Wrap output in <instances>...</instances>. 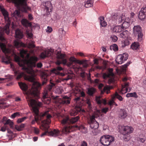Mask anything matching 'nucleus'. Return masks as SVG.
I'll use <instances>...</instances> for the list:
<instances>
[{
	"label": "nucleus",
	"instance_id": "obj_22",
	"mask_svg": "<svg viewBox=\"0 0 146 146\" xmlns=\"http://www.w3.org/2000/svg\"><path fill=\"white\" fill-rule=\"evenodd\" d=\"M48 132L46 133V134L48 133L49 135H52L53 136H57L59 134L60 132L58 130L54 129L53 131H48ZM46 134L45 135H46Z\"/></svg>",
	"mask_w": 146,
	"mask_h": 146
},
{
	"label": "nucleus",
	"instance_id": "obj_59",
	"mask_svg": "<svg viewBox=\"0 0 146 146\" xmlns=\"http://www.w3.org/2000/svg\"><path fill=\"white\" fill-rule=\"evenodd\" d=\"M52 31V28L49 26L47 27V29H46V31L47 32L49 33H51Z\"/></svg>",
	"mask_w": 146,
	"mask_h": 146
},
{
	"label": "nucleus",
	"instance_id": "obj_21",
	"mask_svg": "<svg viewBox=\"0 0 146 146\" xmlns=\"http://www.w3.org/2000/svg\"><path fill=\"white\" fill-rule=\"evenodd\" d=\"M119 117L121 119L125 118L127 115L126 111L124 109H120L119 111Z\"/></svg>",
	"mask_w": 146,
	"mask_h": 146
},
{
	"label": "nucleus",
	"instance_id": "obj_46",
	"mask_svg": "<svg viewBox=\"0 0 146 146\" xmlns=\"http://www.w3.org/2000/svg\"><path fill=\"white\" fill-rule=\"evenodd\" d=\"M13 16L15 17H19L20 16V12L19 10H16L14 11L13 14Z\"/></svg>",
	"mask_w": 146,
	"mask_h": 146
},
{
	"label": "nucleus",
	"instance_id": "obj_57",
	"mask_svg": "<svg viewBox=\"0 0 146 146\" xmlns=\"http://www.w3.org/2000/svg\"><path fill=\"white\" fill-rule=\"evenodd\" d=\"M76 59V58L74 57L71 56L69 58V60L70 61L72 62V63H73L74 62H75Z\"/></svg>",
	"mask_w": 146,
	"mask_h": 146
},
{
	"label": "nucleus",
	"instance_id": "obj_63",
	"mask_svg": "<svg viewBox=\"0 0 146 146\" xmlns=\"http://www.w3.org/2000/svg\"><path fill=\"white\" fill-rule=\"evenodd\" d=\"M73 64V63L70 61L69 62H67V61L66 64H65V65H67L68 67H70ZM64 65H65V64Z\"/></svg>",
	"mask_w": 146,
	"mask_h": 146
},
{
	"label": "nucleus",
	"instance_id": "obj_28",
	"mask_svg": "<svg viewBox=\"0 0 146 146\" xmlns=\"http://www.w3.org/2000/svg\"><path fill=\"white\" fill-rule=\"evenodd\" d=\"M2 60V62L6 64H8L11 63L10 57L7 55H6L5 57H3Z\"/></svg>",
	"mask_w": 146,
	"mask_h": 146
},
{
	"label": "nucleus",
	"instance_id": "obj_11",
	"mask_svg": "<svg viewBox=\"0 0 146 146\" xmlns=\"http://www.w3.org/2000/svg\"><path fill=\"white\" fill-rule=\"evenodd\" d=\"M95 116H92L88 121V123L90 125L91 128L95 130H96L99 127V124L95 119Z\"/></svg>",
	"mask_w": 146,
	"mask_h": 146
},
{
	"label": "nucleus",
	"instance_id": "obj_42",
	"mask_svg": "<svg viewBox=\"0 0 146 146\" xmlns=\"http://www.w3.org/2000/svg\"><path fill=\"white\" fill-rule=\"evenodd\" d=\"M130 42L128 40H125L122 43L121 46L122 47H124L126 46L129 44Z\"/></svg>",
	"mask_w": 146,
	"mask_h": 146
},
{
	"label": "nucleus",
	"instance_id": "obj_33",
	"mask_svg": "<svg viewBox=\"0 0 146 146\" xmlns=\"http://www.w3.org/2000/svg\"><path fill=\"white\" fill-rule=\"evenodd\" d=\"M139 43L134 42L131 46V48L133 50H136L139 48Z\"/></svg>",
	"mask_w": 146,
	"mask_h": 146
},
{
	"label": "nucleus",
	"instance_id": "obj_3",
	"mask_svg": "<svg viewBox=\"0 0 146 146\" xmlns=\"http://www.w3.org/2000/svg\"><path fill=\"white\" fill-rule=\"evenodd\" d=\"M15 59L19 66L22 67V69L25 70H28L29 67H35L36 63L38 61L37 58L35 56H32L28 59L22 60L19 57H15Z\"/></svg>",
	"mask_w": 146,
	"mask_h": 146
},
{
	"label": "nucleus",
	"instance_id": "obj_8",
	"mask_svg": "<svg viewBox=\"0 0 146 146\" xmlns=\"http://www.w3.org/2000/svg\"><path fill=\"white\" fill-rule=\"evenodd\" d=\"M114 141V137L109 135H103L100 139V141L102 145L106 146L110 145Z\"/></svg>",
	"mask_w": 146,
	"mask_h": 146
},
{
	"label": "nucleus",
	"instance_id": "obj_47",
	"mask_svg": "<svg viewBox=\"0 0 146 146\" xmlns=\"http://www.w3.org/2000/svg\"><path fill=\"white\" fill-rule=\"evenodd\" d=\"M128 31L127 30H125L120 34V36L121 38H123L126 36Z\"/></svg>",
	"mask_w": 146,
	"mask_h": 146
},
{
	"label": "nucleus",
	"instance_id": "obj_41",
	"mask_svg": "<svg viewBox=\"0 0 146 146\" xmlns=\"http://www.w3.org/2000/svg\"><path fill=\"white\" fill-rule=\"evenodd\" d=\"M8 124L10 126V127L11 128H12L13 127V122L11 121V120L10 119H8L7 120L6 122L4 123V125H6Z\"/></svg>",
	"mask_w": 146,
	"mask_h": 146
},
{
	"label": "nucleus",
	"instance_id": "obj_18",
	"mask_svg": "<svg viewBox=\"0 0 146 146\" xmlns=\"http://www.w3.org/2000/svg\"><path fill=\"white\" fill-rule=\"evenodd\" d=\"M70 98L67 96H64L62 99H60L58 100V102L60 105L64 104H68L70 103Z\"/></svg>",
	"mask_w": 146,
	"mask_h": 146
},
{
	"label": "nucleus",
	"instance_id": "obj_34",
	"mask_svg": "<svg viewBox=\"0 0 146 146\" xmlns=\"http://www.w3.org/2000/svg\"><path fill=\"white\" fill-rule=\"evenodd\" d=\"M93 5L92 1L91 0H88L85 2V6L86 8H89L92 7Z\"/></svg>",
	"mask_w": 146,
	"mask_h": 146
},
{
	"label": "nucleus",
	"instance_id": "obj_45",
	"mask_svg": "<svg viewBox=\"0 0 146 146\" xmlns=\"http://www.w3.org/2000/svg\"><path fill=\"white\" fill-rule=\"evenodd\" d=\"M27 118V117H25L21 118H19L17 119V122L18 123H21L24 121Z\"/></svg>",
	"mask_w": 146,
	"mask_h": 146
},
{
	"label": "nucleus",
	"instance_id": "obj_17",
	"mask_svg": "<svg viewBox=\"0 0 146 146\" xmlns=\"http://www.w3.org/2000/svg\"><path fill=\"white\" fill-rule=\"evenodd\" d=\"M63 68L60 66L56 67L51 70L52 73H54L55 74L60 76H64V74L62 73H61L60 71L63 70Z\"/></svg>",
	"mask_w": 146,
	"mask_h": 146
},
{
	"label": "nucleus",
	"instance_id": "obj_54",
	"mask_svg": "<svg viewBox=\"0 0 146 146\" xmlns=\"http://www.w3.org/2000/svg\"><path fill=\"white\" fill-rule=\"evenodd\" d=\"M110 74H107L106 73H104L103 74L102 77L104 79H105L109 77Z\"/></svg>",
	"mask_w": 146,
	"mask_h": 146
},
{
	"label": "nucleus",
	"instance_id": "obj_24",
	"mask_svg": "<svg viewBox=\"0 0 146 146\" xmlns=\"http://www.w3.org/2000/svg\"><path fill=\"white\" fill-rule=\"evenodd\" d=\"M14 45L17 48H19L21 47H24L25 46L24 44L18 40H15L14 41Z\"/></svg>",
	"mask_w": 146,
	"mask_h": 146
},
{
	"label": "nucleus",
	"instance_id": "obj_56",
	"mask_svg": "<svg viewBox=\"0 0 146 146\" xmlns=\"http://www.w3.org/2000/svg\"><path fill=\"white\" fill-rule=\"evenodd\" d=\"M75 60V62L77 63L80 64H82L84 63V61L83 60H77L76 59Z\"/></svg>",
	"mask_w": 146,
	"mask_h": 146
},
{
	"label": "nucleus",
	"instance_id": "obj_23",
	"mask_svg": "<svg viewBox=\"0 0 146 146\" xmlns=\"http://www.w3.org/2000/svg\"><path fill=\"white\" fill-rule=\"evenodd\" d=\"M0 47L3 52L5 54L9 53V50L6 48V45L4 43L0 42Z\"/></svg>",
	"mask_w": 146,
	"mask_h": 146
},
{
	"label": "nucleus",
	"instance_id": "obj_14",
	"mask_svg": "<svg viewBox=\"0 0 146 146\" xmlns=\"http://www.w3.org/2000/svg\"><path fill=\"white\" fill-rule=\"evenodd\" d=\"M79 112L85 113V111L84 109H82V108L81 106H77L75 108L71 110L70 114L71 116H75Z\"/></svg>",
	"mask_w": 146,
	"mask_h": 146
},
{
	"label": "nucleus",
	"instance_id": "obj_6",
	"mask_svg": "<svg viewBox=\"0 0 146 146\" xmlns=\"http://www.w3.org/2000/svg\"><path fill=\"white\" fill-rule=\"evenodd\" d=\"M55 84L54 83L50 82V84L49 85L47 88V89H45L43 93L42 101L44 102V103L47 104H49L50 102L51 99H53L54 100H56V102H57V100L58 96L52 95L51 94L50 96L49 94H51V90L53 86H54Z\"/></svg>",
	"mask_w": 146,
	"mask_h": 146
},
{
	"label": "nucleus",
	"instance_id": "obj_19",
	"mask_svg": "<svg viewBox=\"0 0 146 146\" xmlns=\"http://www.w3.org/2000/svg\"><path fill=\"white\" fill-rule=\"evenodd\" d=\"M53 52L54 50H45L41 53V57L44 58L47 56H51L53 54Z\"/></svg>",
	"mask_w": 146,
	"mask_h": 146
},
{
	"label": "nucleus",
	"instance_id": "obj_52",
	"mask_svg": "<svg viewBox=\"0 0 146 146\" xmlns=\"http://www.w3.org/2000/svg\"><path fill=\"white\" fill-rule=\"evenodd\" d=\"M26 32L28 38H32L33 37V35L31 33V31L29 32L28 30Z\"/></svg>",
	"mask_w": 146,
	"mask_h": 146
},
{
	"label": "nucleus",
	"instance_id": "obj_31",
	"mask_svg": "<svg viewBox=\"0 0 146 146\" xmlns=\"http://www.w3.org/2000/svg\"><path fill=\"white\" fill-rule=\"evenodd\" d=\"M113 31L115 32H120L123 31V29L121 26H117L113 28Z\"/></svg>",
	"mask_w": 146,
	"mask_h": 146
},
{
	"label": "nucleus",
	"instance_id": "obj_26",
	"mask_svg": "<svg viewBox=\"0 0 146 146\" xmlns=\"http://www.w3.org/2000/svg\"><path fill=\"white\" fill-rule=\"evenodd\" d=\"M18 84L20 88L22 90L25 91L28 90V87L26 84L21 82H19Z\"/></svg>",
	"mask_w": 146,
	"mask_h": 146
},
{
	"label": "nucleus",
	"instance_id": "obj_61",
	"mask_svg": "<svg viewBox=\"0 0 146 146\" xmlns=\"http://www.w3.org/2000/svg\"><path fill=\"white\" fill-rule=\"evenodd\" d=\"M87 104L88 105V107L89 109H91L92 108L91 107V104L90 102V101L88 100L86 102Z\"/></svg>",
	"mask_w": 146,
	"mask_h": 146
},
{
	"label": "nucleus",
	"instance_id": "obj_48",
	"mask_svg": "<svg viewBox=\"0 0 146 146\" xmlns=\"http://www.w3.org/2000/svg\"><path fill=\"white\" fill-rule=\"evenodd\" d=\"M146 140V137L145 136H143V137H139L138 139V141L142 143L144 142Z\"/></svg>",
	"mask_w": 146,
	"mask_h": 146
},
{
	"label": "nucleus",
	"instance_id": "obj_36",
	"mask_svg": "<svg viewBox=\"0 0 146 146\" xmlns=\"http://www.w3.org/2000/svg\"><path fill=\"white\" fill-rule=\"evenodd\" d=\"M126 97L127 98L133 97L135 98L138 97V96L135 92L133 93H128L126 95Z\"/></svg>",
	"mask_w": 146,
	"mask_h": 146
},
{
	"label": "nucleus",
	"instance_id": "obj_4",
	"mask_svg": "<svg viewBox=\"0 0 146 146\" xmlns=\"http://www.w3.org/2000/svg\"><path fill=\"white\" fill-rule=\"evenodd\" d=\"M1 11L4 16L5 20L7 22L5 26L3 28L0 29V40L2 41L5 40L4 37L5 33L8 35L9 33V27L11 21L9 17V15L7 11L5 10L4 8H2L0 7Z\"/></svg>",
	"mask_w": 146,
	"mask_h": 146
},
{
	"label": "nucleus",
	"instance_id": "obj_20",
	"mask_svg": "<svg viewBox=\"0 0 146 146\" xmlns=\"http://www.w3.org/2000/svg\"><path fill=\"white\" fill-rule=\"evenodd\" d=\"M95 100L97 104L99 105H101L102 104L104 105L106 104V100L102 98L100 96H96Z\"/></svg>",
	"mask_w": 146,
	"mask_h": 146
},
{
	"label": "nucleus",
	"instance_id": "obj_1",
	"mask_svg": "<svg viewBox=\"0 0 146 146\" xmlns=\"http://www.w3.org/2000/svg\"><path fill=\"white\" fill-rule=\"evenodd\" d=\"M29 98L27 99V101L30 107L32 108L35 115V120H33L31 122L32 124H34L35 121L38 120H42V124L40 128L42 130L45 131L41 135L42 137L46 134L48 131V129L49 127L48 125L51 122L50 119L52 117L51 115L49 114V112L47 111L43 113L39 114V108L42 106V104L40 102H38L35 100L33 99L31 97L29 96Z\"/></svg>",
	"mask_w": 146,
	"mask_h": 146
},
{
	"label": "nucleus",
	"instance_id": "obj_37",
	"mask_svg": "<svg viewBox=\"0 0 146 146\" xmlns=\"http://www.w3.org/2000/svg\"><path fill=\"white\" fill-rule=\"evenodd\" d=\"M129 22L125 21L123 23L121 27L123 29V30H124L129 27Z\"/></svg>",
	"mask_w": 146,
	"mask_h": 146
},
{
	"label": "nucleus",
	"instance_id": "obj_13",
	"mask_svg": "<svg viewBox=\"0 0 146 146\" xmlns=\"http://www.w3.org/2000/svg\"><path fill=\"white\" fill-rule=\"evenodd\" d=\"M128 55L126 53L118 55L115 59V61L118 64H121L128 58Z\"/></svg>",
	"mask_w": 146,
	"mask_h": 146
},
{
	"label": "nucleus",
	"instance_id": "obj_58",
	"mask_svg": "<svg viewBox=\"0 0 146 146\" xmlns=\"http://www.w3.org/2000/svg\"><path fill=\"white\" fill-rule=\"evenodd\" d=\"M81 146H87V143L86 141H82L81 143Z\"/></svg>",
	"mask_w": 146,
	"mask_h": 146
},
{
	"label": "nucleus",
	"instance_id": "obj_40",
	"mask_svg": "<svg viewBox=\"0 0 146 146\" xmlns=\"http://www.w3.org/2000/svg\"><path fill=\"white\" fill-rule=\"evenodd\" d=\"M49 4V6H45V9L46 10V12H50L52 11V7L51 5V4L50 2L48 3Z\"/></svg>",
	"mask_w": 146,
	"mask_h": 146
},
{
	"label": "nucleus",
	"instance_id": "obj_16",
	"mask_svg": "<svg viewBox=\"0 0 146 146\" xmlns=\"http://www.w3.org/2000/svg\"><path fill=\"white\" fill-rule=\"evenodd\" d=\"M138 17L141 20L146 18V6L143 7L141 9L139 13Z\"/></svg>",
	"mask_w": 146,
	"mask_h": 146
},
{
	"label": "nucleus",
	"instance_id": "obj_50",
	"mask_svg": "<svg viewBox=\"0 0 146 146\" xmlns=\"http://www.w3.org/2000/svg\"><path fill=\"white\" fill-rule=\"evenodd\" d=\"M63 91L62 88L61 87L57 88L56 89V92L58 94L62 93Z\"/></svg>",
	"mask_w": 146,
	"mask_h": 146
},
{
	"label": "nucleus",
	"instance_id": "obj_5",
	"mask_svg": "<svg viewBox=\"0 0 146 146\" xmlns=\"http://www.w3.org/2000/svg\"><path fill=\"white\" fill-rule=\"evenodd\" d=\"M79 119L78 116L72 117L70 119L68 117H66L63 119L61 121V124L64 126L62 128V132L63 134H67L72 131V127L69 125L70 123L73 124L78 120Z\"/></svg>",
	"mask_w": 146,
	"mask_h": 146
},
{
	"label": "nucleus",
	"instance_id": "obj_10",
	"mask_svg": "<svg viewBox=\"0 0 146 146\" xmlns=\"http://www.w3.org/2000/svg\"><path fill=\"white\" fill-rule=\"evenodd\" d=\"M56 56L57 59H60L61 61L58 60L56 64L58 65H60L61 64L64 65L66 64L67 59L65 58L66 55L64 54H62L60 51H57L56 54Z\"/></svg>",
	"mask_w": 146,
	"mask_h": 146
},
{
	"label": "nucleus",
	"instance_id": "obj_51",
	"mask_svg": "<svg viewBox=\"0 0 146 146\" xmlns=\"http://www.w3.org/2000/svg\"><path fill=\"white\" fill-rule=\"evenodd\" d=\"M20 115L19 113L18 112H17L16 113H14L13 114H12L11 115V117L12 119L14 118L15 117H16L17 116H19Z\"/></svg>",
	"mask_w": 146,
	"mask_h": 146
},
{
	"label": "nucleus",
	"instance_id": "obj_39",
	"mask_svg": "<svg viewBox=\"0 0 146 146\" xmlns=\"http://www.w3.org/2000/svg\"><path fill=\"white\" fill-rule=\"evenodd\" d=\"M20 53L21 57L23 58H24L25 57L24 54H27V51L22 49L20 50Z\"/></svg>",
	"mask_w": 146,
	"mask_h": 146
},
{
	"label": "nucleus",
	"instance_id": "obj_29",
	"mask_svg": "<svg viewBox=\"0 0 146 146\" xmlns=\"http://www.w3.org/2000/svg\"><path fill=\"white\" fill-rule=\"evenodd\" d=\"M16 38L21 39L23 37V34L20 30L17 29L15 31V32Z\"/></svg>",
	"mask_w": 146,
	"mask_h": 146
},
{
	"label": "nucleus",
	"instance_id": "obj_2",
	"mask_svg": "<svg viewBox=\"0 0 146 146\" xmlns=\"http://www.w3.org/2000/svg\"><path fill=\"white\" fill-rule=\"evenodd\" d=\"M27 73L29 74L28 75H25V74L23 72H19L17 71L15 72V73L16 75L17 74L16 79L18 80L24 76V78L25 80H28L30 82H33V85L32 88H34L35 90L33 91H31V94L29 95L28 96V98L29 96L32 97H33L37 96V91L38 88L41 87V86L43 85L46 84L47 81V76L45 74H43L41 76L42 79V84L40 83L37 82L35 81V73L33 71H29L27 72Z\"/></svg>",
	"mask_w": 146,
	"mask_h": 146
},
{
	"label": "nucleus",
	"instance_id": "obj_64",
	"mask_svg": "<svg viewBox=\"0 0 146 146\" xmlns=\"http://www.w3.org/2000/svg\"><path fill=\"white\" fill-rule=\"evenodd\" d=\"M5 125H4V126L2 127L1 128V131L3 132H5L6 129V127Z\"/></svg>",
	"mask_w": 146,
	"mask_h": 146
},
{
	"label": "nucleus",
	"instance_id": "obj_44",
	"mask_svg": "<svg viewBox=\"0 0 146 146\" xmlns=\"http://www.w3.org/2000/svg\"><path fill=\"white\" fill-rule=\"evenodd\" d=\"M110 48L111 49H112L114 51H117L118 50V47L116 44H113V45L110 46Z\"/></svg>",
	"mask_w": 146,
	"mask_h": 146
},
{
	"label": "nucleus",
	"instance_id": "obj_38",
	"mask_svg": "<svg viewBox=\"0 0 146 146\" xmlns=\"http://www.w3.org/2000/svg\"><path fill=\"white\" fill-rule=\"evenodd\" d=\"M85 96V94L84 92L82 91L81 92L79 97H77L75 98V100L77 102H79L80 101V100L81 99L80 98V97H84Z\"/></svg>",
	"mask_w": 146,
	"mask_h": 146
},
{
	"label": "nucleus",
	"instance_id": "obj_27",
	"mask_svg": "<svg viewBox=\"0 0 146 146\" xmlns=\"http://www.w3.org/2000/svg\"><path fill=\"white\" fill-rule=\"evenodd\" d=\"M96 91V89L95 88L91 87L88 89L87 93L89 95L92 96Z\"/></svg>",
	"mask_w": 146,
	"mask_h": 146
},
{
	"label": "nucleus",
	"instance_id": "obj_30",
	"mask_svg": "<svg viewBox=\"0 0 146 146\" xmlns=\"http://www.w3.org/2000/svg\"><path fill=\"white\" fill-rule=\"evenodd\" d=\"M112 19L113 20H116V21L117 20H118V21L119 22H120L122 21V17L119 16L117 15V13H115L113 16L112 17Z\"/></svg>",
	"mask_w": 146,
	"mask_h": 146
},
{
	"label": "nucleus",
	"instance_id": "obj_55",
	"mask_svg": "<svg viewBox=\"0 0 146 146\" xmlns=\"http://www.w3.org/2000/svg\"><path fill=\"white\" fill-rule=\"evenodd\" d=\"M34 131L35 133L36 134H38L39 133V130L36 127H34Z\"/></svg>",
	"mask_w": 146,
	"mask_h": 146
},
{
	"label": "nucleus",
	"instance_id": "obj_43",
	"mask_svg": "<svg viewBox=\"0 0 146 146\" xmlns=\"http://www.w3.org/2000/svg\"><path fill=\"white\" fill-rule=\"evenodd\" d=\"M110 92L109 88L107 86L104 87L102 90L101 91V93L103 94L104 92H106L107 94H108Z\"/></svg>",
	"mask_w": 146,
	"mask_h": 146
},
{
	"label": "nucleus",
	"instance_id": "obj_9",
	"mask_svg": "<svg viewBox=\"0 0 146 146\" xmlns=\"http://www.w3.org/2000/svg\"><path fill=\"white\" fill-rule=\"evenodd\" d=\"M127 80V78L126 77L123 79V81L124 82V83L122 85L121 89H118V92L120 94H123L127 92H129L131 91V88L129 87V83L126 82Z\"/></svg>",
	"mask_w": 146,
	"mask_h": 146
},
{
	"label": "nucleus",
	"instance_id": "obj_35",
	"mask_svg": "<svg viewBox=\"0 0 146 146\" xmlns=\"http://www.w3.org/2000/svg\"><path fill=\"white\" fill-rule=\"evenodd\" d=\"M25 127V124L24 123H22L20 126L18 125H16L15 126V128L17 130L19 131H22L23 130V128Z\"/></svg>",
	"mask_w": 146,
	"mask_h": 146
},
{
	"label": "nucleus",
	"instance_id": "obj_25",
	"mask_svg": "<svg viewBox=\"0 0 146 146\" xmlns=\"http://www.w3.org/2000/svg\"><path fill=\"white\" fill-rule=\"evenodd\" d=\"M21 22L23 26L26 27H30L32 25L31 23L29 22L26 19H23L21 21Z\"/></svg>",
	"mask_w": 146,
	"mask_h": 146
},
{
	"label": "nucleus",
	"instance_id": "obj_62",
	"mask_svg": "<svg viewBox=\"0 0 146 146\" xmlns=\"http://www.w3.org/2000/svg\"><path fill=\"white\" fill-rule=\"evenodd\" d=\"M28 19L30 20L31 21L33 20V18L32 16V15L31 14H29L28 15Z\"/></svg>",
	"mask_w": 146,
	"mask_h": 146
},
{
	"label": "nucleus",
	"instance_id": "obj_53",
	"mask_svg": "<svg viewBox=\"0 0 146 146\" xmlns=\"http://www.w3.org/2000/svg\"><path fill=\"white\" fill-rule=\"evenodd\" d=\"M130 63L129 62H127L126 64H125L122 66L123 69V70H125L126 68L129 65Z\"/></svg>",
	"mask_w": 146,
	"mask_h": 146
},
{
	"label": "nucleus",
	"instance_id": "obj_15",
	"mask_svg": "<svg viewBox=\"0 0 146 146\" xmlns=\"http://www.w3.org/2000/svg\"><path fill=\"white\" fill-rule=\"evenodd\" d=\"M122 130V134L124 135L129 134L133 131V129L132 127L128 126L123 127Z\"/></svg>",
	"mask_w": 146,
	"mask_h": 146
},
{
	"label": "nucleus",
	"instance_id": "obj_7",
	"mask_svg": "<svg viewBox=\"0 0 146 146\" xmlns=\"http://www.w3.org/2000/svg\"><path fill=\"white\" fill-rule=\"evenodd\" d=\"M8 2L12 1L18 6H23L24 11L27 13V10H30L31 8L27 4V0H7Z\"/></svg>",
	"mask_w": 146,
	"mask_h": 146
},
{
	"label": "nucleus",
	"instance_id": "obj_60",
	"mask_svg": "<svg viewBox=\"0 0 146 146\" xmlns=\"http://www.w3.org/2000/svg\"><path fill=\"white\" fill-rule=\"evenodd\" d=\"M108 108H103L102 111V112L105 113H106V112L108 111Z\"/></svg>",
	"mask_w": 146,
	"mask_h": 146
},
{
	"label": "nucleus",
	"instance_id": "obj_32",
	"mask_svg": "<svg viewBox=\"0 0 146 146\" xmlns=\"http://www.w3.org/2000/svg\"><path fill=\"white\" fill-rule=\"evenodd\" d=\"M104 18L103 17H100V25L102 27H105L107 25V23L104 20Z\"/></svg>",
	"mask_w": 146,
	"mask_h": 146
},
{
	"label": "nucleus",
	"instance_id": "obj_12",
	"mask_svg": "<svg viewBox=\"0 0 146 146\" xmlns=\"http://www.w3.org/2000/svg\"><path fill=\"white\" fill-rule=\"evenodd\" d=\"M133 31L135 35H138V41H141L142 40L143 35L141 32V27L139 25L134 26Z\"/></svg>",
	"mask_w": 146,
	"mask_h": 146
},
{
	"label": "nucleus",
	"instance_id": "obj_49",
	"mask_svg": "<svg viewBox=\"0 0 146 146\" xmlns=\"http://www.w3.org/2000/svg\"><path fill=\"white\" fill-rule=\"evenodd\" d=\"M115 97L117 98L120 101H122L123 100V98L121 96L119 95L117 93L115 94Z\"/></svg>",
	"mask_w": 146,
	"mask_h": 146
}]
</instances>
